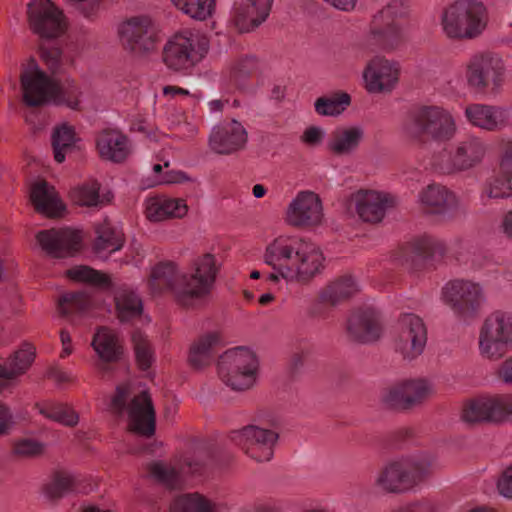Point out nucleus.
<instances>
[{
    "label": "nucleus",
    "instance_id": "1",
    "mask_svg": "<svg viewBox=\"0 0 512 512\" xmlns=\"http://www.w3.org/2000/svg\"><path fill=\"white\" fill-rule=\"evenodd\" d=\"M263 262L278 269L287 282L309 284L325 268L322 250L305 238L293 234H281L265 246Z\"/></svg>",
    "mask_w": 512,
    "mask_h": 512
},
{
    "label": "nucleus",
    "instance_id": "2",
    "mask_svg": "<svg viewBox=\"0 0 512 512\" xmlns=\"http://www.w3.org/2000/svg\"><path fill=\"white\" fill-rule=\"evenodd\" d=\"M456 131L453 115L440 106H420L411 110L401 127L403 138L417 146L425 145L429 141H449Z\"/></svg>",
    "mask_w": 512,
    "mask_h": 512
},
{
    "label": "nucleus",
    "instance_id": "3",
    "mask_svg": "<svg viewBox=\"0 0 512 512\" xmlns=\"http://www.w3.org/2000/svg\"><path fill=\"white\" fill-rule=\"evenodd\" d=\"M218 268L215 256L206 253L195 258L191 271L182 273L173 288V299L184 308H196L205 304L211 295Z\"/></svg>",
    "mask_w": 512,
    "mask_h": 512
},
{
    "label": "nucleus",
    "instance_id": "4",
    "mask_svg": "<svg viewBox=\"0 0 512 512\" xmlns=\"http://www.w3.org/2000/svg\"><path fill=\"white\" fill-rule=\"evenodd\" d=\"M208 38L194 30L185 29L175 33L163 48L165 65L176 72L187 73L206 56Z\"/></svg>",
    "mask_w": 512,
    "mask_h": 512
},
{
    "label": "nucleus",
    "instance_id": "5",
    "mask_svg": "<svg viewBox=\"0 0 512 512\" xmlns=\"http://www.w3.org/2000/svg\"><path fill=\"white\" fill-rule=\"evenodd\" d=\"M408 16L407 6L401 0H392L374 15L370 32L363 45L373 50L396 48L403 40V24Z\"/></svg>",
    "mask_w": 512,
    "mask_h": 512
},
{
    "label": "nucleus",
    "instance_id": "6",
    "mask_svg": "<svg viewBox=\"0 0 512 512\" xmlns=\"http://www.w3.org/2000/svg\"><path fill=\"white\" fill-rule=\"evenodd\" d=\"M487 24L484 5L471 0H459L443 13L442 26L445 34L454 39H473L479 36Z\"/></svg>",
    "mask_w": 512,
    "mask_h": 512
},
{
    "label": "nucleus",
    "instance_id": "7",
    "mask_svg": "<svg viewBox=\"0 0 512 512\" xmlns=\"http://www.w3.org/2000/svg\"><path fill=\"white\" fill-rule=\"evenodd\" d=\"M217 366L221 381L234 391H247L256 384L259 361L249 349L227 350L220 356Z\"/></svg>",
    "mask_w": 512,
    "mask_h": 512
},
{
    "label": "nucleus",
    "instance_id": "8",
    "mask_svg": "<svg viewBox=\"0 0 512 512\" xmlns=\"http://www.w3.org/2000/svg\"><path fill=\"white\" fill-rule=\"evenodd\" d=\"M130 393V385L117 386L111 400V407L116 413H122L126 409L130 429L139 435L149 437L154 434L156 424V412L152 397L147 390H142L127 403Z\"/></svg>",
    "mask_w": 512,
    "mask_h": 512
},
{
    "label": "nucleus",
    "instance_id": "9",
    "mask_svg": "<svg viewBox=\"0 0 512 512\" xmlns=\"http://www.w3.org/2000/svg\"><path fill=\"white\" fill-rule=\"evenodd\" d=\"M429 463L416 462L408 458L388 461L378 473L376 486L387 493L415 491L423 482Z\"/></svg>",
    "mask_w": 512,
    "mask_h": 512
},
{
    "label": "nucleus",
    "instance_id": "10",
    "mask_svg": "<svg viewBox=\"0 0 512 512\" xmlns=\"http://www.w3.org/2000/svg\"><path fill=\"white\" fill-rule=\"evenodd\" d=\"M479 352L488 360L497 361L512 348V314L502 310L491 312L479 330Z\"/></svg>",
    "mask_w": 512,
    "mask_h": 512
},
{
    "label": "nucleus",
    "instance_id": "11",
    "mask_svg": "<svg viewBox=\"0 0 512 512\" xmlns=\"http://www.w3.org/2000/svg\"><path fill=\"white\" fill-rule=\"evenodd\" d=\"M465 79L468 87L477 93H495L505 80L504 62L489 51L474 53L465 64Z\"/></svg>",
    "mask_w": 512,
    "mask_h": 512
},
{
    "label": "nucleus",
    "instance_id": "12",
    "mask_svg": "<svg viewBox=\"0 0 512 512\" xmlns=\"http://www.w3.org/2000/svg\"><path fill=\"white\" fill-rule=\"evenodd\" d=\"M442 299L458 318L466 320L477 315L486 296L480 283L458 278L444 285Z\"/></svg>",
    "mask_w": 512,
    "mask_h": 512
},
{
    "label": "nucleus",
    "instance_id": "13",
    "mask_svg": "<svg viewBox=\"0 0 512 512\" xmlns=\"http://www.w3.org/2000/svg\"><path fill=\"white\" fill-rule=\"evenodd\" d=\"M486 151V144L481 138L468 136L455 143L449 152L440 154L434 165L443 174L466 171L480 164Z\"/></svg>",
    "mask_w": 512,
    "mask_h": 512
},
{
    "label": "nucleus",
    "instance_id": "14",
    "mask_svg": "<svg viewBox=\"0 0 512 512\" xmlns=\"http://www.w3.org/2000/svg\"><path fill=\"white\" fill-rule=\"evenodd\" d=\"M427 339V326L419 315L414 313H401L399 315L394 347L403 360L412 361L422 355Z\"/></svg>",
    "mask_w": 512,
    "mask_h": 512
},
{
    "label": "nucleus",
    "instance_id": "15",
    "mask_svg": "<svg viewBox=\"0 0 512 512\" xmlns=\"http://www.w3.org/2000/svg\"><path fill=\"white\" fill-rule=\"evenodd\" d=\"M123 46L136 55L149 53L156 48L157 30L147 16H136L123 22L119 28Z\"/></svg>",
    "mask_w": 512,
    "mask_h": 512
},
{
    "label": "nucleus",
    "instance_id": "16",
    "mask_svg": "<svg viewBox=\"0 0 512 512\" xmlns=\"http://www.w3.org/2000/svg\"><path fill=\"white\" fill-rule=\"evenodd\" d=\"M323 218L322 201L318 194L309 190L299 192L285 212V222L296 229L319 226Z\"/></svg>",
    "mask_w": 512,
    "mask_h": 512
},
{
    "label": "nucleus",
    "instance_id": "17",
    "mask_svg": "<svg viewBox=\"0 0 512 512\" xmlns=\"http://www.w3.org/2000/svg\"><path fill=\"white\" fill-rule=\"evenodd\" d=\"M512 417V396L479 397L468 401L462 418L469 423L503 422Z\"/></svg>",
    "mask_w": 512,
    "mask_h": 512
},
{
    "label": "nucleus",
    "instance_id": "18",
    "mask_svg": "<svg viewBox=\"0 0 512 512\" xmlns=\"http://www.w3.org/2000/svg\"><path fill=\"white\" fill-rule=\"evenodd\" d=\"M29 24L41 38H56L66 30L65 17L50 0H34L28 9Z\"/></svg>",
    "mask_w": 512,
    "mask_h": 512
},
{
    "label": "nucleus",
    "instance_id": "19",
    "mask_svg": "<svg viewBox=\"0 0 512 512\" xmlns=\"http://www.w3.org/2000/svg\"><path fill=\"white\" fill-rule=\"evenodd\" d=\"M431 394L432 388L426 381L404 380L387 388L383 402L389 407L406 410L423 403Z\"/></svg>",
    "mask_w": 512,
    "mask_h": 512
},
{
    "label": "nucleus",
    "instance_id": "20",
    "mask_svg": "<svg viewBox=\"0 0 512 512\" xmlns=\"http://www.w3.org/2000/svg\"><path fill=\"white\" fill-rule=\"evenodd\" d=\"M248 141V133L239 121L232 119L216 125L209 136V147L220 155H230L243 150Z\"/></svg>",
    "mask_w": 512,
    "mask_h": 512
},
{
    "label": "nucleus",
    "instance_id": "21",
    "mask_svg": "<svg viewBox=\"0 0 512 512\" xmlns=\"http://www.w3.org/2000/svg\"><path fill=\"white\" fill-rule=\"evenodd\" d=\"M36 239L41 248L54 258L74 255L82 241L80 232L70 228L42 230L37 233Z\"/></svg>",
    "mask_w": 512,
    "mask_h": 512
},
{
    "label": "nucleus",
    "instance_id": "22",
    "mask_svg": "<svg viewBox=\"0 0 512 512\" xmlns=\"http://www.w3.org/2000/svg\"><path fill=\"white\" fill-rule=\"evenodd\" d=\"M23 101L31 107H38L52 102L56 92V81L43 71L35 69L21 75Z\"/></svg>",
    "mask_w": 512,
    "mask_h": 512
},
{
    "label": "nucleus",
    "instance_id": "23",
    "mask_svg": "<svg viewBox=\"0 0 512 512\" xmlns=\"http://www.w3.org/2000/svg\"><path fill=\"white\" fill-rule=\"evenodd\" d=\"M363 78L371 93L391 91L398 82L399 68L387 59L375 57L367 64Z\"/></svg>",
    "mask_w": 512,
    "mask_h": 512
},
{
    "label": "nucleus",
    "instance_id": "24",
    "mask_svg": "<svg viewBox=\"0 0 512 512\" xmlns=\"http://www.w3.org/2000/svg\"><path fill=\"white\" fill-rule=\"evenodd\" d=\"M350 201L359 218L368 223L382 221L386 209L392 205L387 194L375 190H359L351 195Z\"/></svg>",
    "mask_w": 512,
    "mask_h": 512
},
{
    "label": "nucleus",
    "instance_id": "25",
    "mask_svg": "<svg viewBox=\"0 0 512 512\" xmlns=\"http://www.w3.org/2000/svg\"><path fill=\"white\" fill-rule=\"evenodd\" d=\"M349 336L360 343H370L378 340L382 333V324L378 313L371 309H361L353 312L347 322Z\"/></svg>",
    "mask_w": 512,
    "mask_h": 512
},
{
    "label": "nucleus",
    "instance_id": "26",
    "mask_svg": "<svg viewBox=\"0 0 512 512\" xmlns=\"http://www.w3.org/2000/svg\"><path fill=\"white\" fill-rule=\"evenodd\" d=\"M272 4L273 0H242L234 6V25L241 33L257 28L269 16Z\"/></svg>",
    "mask_w": 512,
    "mask_h": 512
},
{
    "label": "nucleus",
    "instance_id": "27",
    "mask_svg": "<svg viewBox=\"0 0 512 512\" xmlns=\"http://www.w3.org/2000/svg\"><path fill=\"white\" fill-rule=\"evenodd\" d=\"M35 356V348L25 343L6 359H0V390L24 375L34 362Z\"/></svg>",
    "mask_w": 512,
    "mask_h": 512
},
{
    "label": "nucleus",
    "instance_id": "28",
    "mask_svg": "<svg viewBox=\"0 0 512 512\" xmlns=\"http://www.w3.org/2000/svg\"><path fill=\"white\" fill-rule=\"evenodd\" d=\"M467 121L485 131H499L509 123L507 112L498 106L472 103L464 111Z\"/></svg>",
    "mask_w": 512,
    "mask_h": 512
},
{
    "label": "nucleus",
    "instance_id": "29",
    "mask_svg": "<svg viewBox=\"0 0 512 512\" xmlns=\"http://www.w3.org/2000/svg\"><path fill=\"white\" fill-rule=\"evenodd\" d=\"M188 210L186 200L161 195L147 200L145 215L150 222L158 223L172 219H182L187 215Z\"/></svg>",
    "mask_w": 512,
    "mask_h": 512
},
{
    "label": "nucleus",
    "instance_id": "30",
    "mask_svg": "<svg viewBox=\"0 0 512 512\" xmlns=\"http://www.w3.org/2000/svg\"><path fill=\"white\" fill-rule=\"evenodd\" d=\"M419 202L432 214H446L459 205L456 194L437 183L429 184L419 193Z\"/></svg>",
    "mask_w": 512,
    "mask_h": 512
},
{
    "label": "nucleus",
    "instance_id": "31",
    "mask_svg": "<svg viewBox=\"0 0 512 512\" xmlns=\"http://www.w3.org/2000/svg\"><path fill=\"white\" fill-rule=\"evenodd\" d=\"M30 199L35 210L47 217H58L65 210L55 187L45 180L34 183L30 191Z\"/></svg>",
    "mask_w": 512,
    "mask_h": 512
},
{
    "label": "nucleus",
    "instance_id": "32",
    "mask_svg": "<svg viewBox=\"0 0 512 512\" xmlns=\"http://www.w3.org/2000/svg\"><path fill=\"white\" fill-rule=\"evenodd\" d=\"M96 143L100 156L112 162H122L130 154L128 138L116 129L102 131Z\"/></svg>",
    "mask_w": 512,
    "mask_h": 512
},
{
    "label": "nucleus",
    "instance_id": "33",
    "mask_svg": "<svg viewBox=\"0 0 512 512\" xmlns=\"http://www.w3.org/2000/svg\"><path fill=\"white\" fill-rule=\"evenodd\" d=\"M364 138V130L359 126L335 129L327 142L328 151L335 156L354 154Z\"/></svg>",
    "mask_w": 512,
    "mask_h": 512
},
{
    "label": "nucleus",
    "instance_id": "34",
    "mask_svg": "<svg viewBox=\"0 0 512 512\" xmlns=\"http://www.w3.org/2000/svg\"><path fill=\"white\" fill-rule=\"evenodd\" d=\"M220 341V335L217 332H208L197 338L189 349V364L195 369L211 365L216 357Z\"/></svg>",
    "mask_w": 512,
    "mask_h": 512
},
{
    "label": "nucleus",
    "instance_id": "35",
    "mask_svg": "<svg viewBox=\"0 0 512 512\" xmlns=\"http://www.w3.org/2000/svg\"><path fill=\"white\" fill-rule=\"evenodd\" d=\"M91 346L98 357L105 363L118 361L123 354V347L116 332L108 327H100L93 336Z\"/></svg>",
    "mask_w": 512,
    "mask_h": 512
},
{
    "label": "nucleus",
    "instance_id": "36",
    "mask_svg": "<svg viewBox=\"0 0 512 512\" xmlns=\"http://www.w3.org/2000/svg\"><path fill=\"white\" fill-rule=\"evenodd\" d=\"M234 445L238 446H275L278 444L279 434L258 425H246L230 433Z\"/></svg>",
    "mask_w": 512,
    "mask_h": 512
},
{
    "label": "nucleus",
    "instance_id": "37",
    "mask_svg": "<svg viewBox=\"0 0 512 512\" xmlns=\"http://www.w3.org/2000/svg\"><path fill=\"white\" fill-rule=\"evenodd\" d=\"M359 291L352 277H341L326 285L319 293L321 303L336 306Z\"/></svg>",
    "mask_w": 512,
    "mask_h": 512
},
{
    "label": "nucleus",
    "instance_id": "38",
    "mask_svg": "<svg viewBox=\"0 0 512 512\" xmlns=\"http://www.w3.org/2000/svg\"><path fill=\"white\" fill-rule=\"evenodd\" d=\"M97 237L94 242V251L100 257H107L120 250L125 242L124 234L105 222L98 226Z\"/></svg>",
    "mask_w": 512,
    "mask_h": 512
},
{
    "label": "nucleus",
    "instance_id": "39",
    "mask_svg": "<svg viewBox=\"0 0 512 512\" xmlns=\"http://www.w3.org/2000/svg\"><path fill=\"white\" fill-rule=\"evenodd\" d=\"M78 477L70 472L58 471L44 483L42 487L43 495L51 500L62 498L63 496L75 492L78 485Z\"/></svg>",
    "mask_w": 512,
    "mask_h": 512
},
{
    "label": "nucleus",
    "instance_id": "40",
    "mask_svg": "<svg viewBox=\"0 0 512 512\" xmlns=\"http://www.w3.org/2000/svg\"><path fill=\"white\" fill-rule=\"evenodd\" d=\"M177 265L173 262H165L156 265L150 275L149 285L153 292L160 293L168 290L173 295V288L178 283Z\"/></svg>",
    "mask_w": 512,
    "mask_h": 512
},
{
    "label": "nucleus",
    "instance_id": "41",
    "mask_svg": "<svg viewBox=\"0 0 512 512\" xmlns=\"http://www.w3.org/2000/svg\"><path fill=\"white\" fill-rule=\"evenodd\" d=\"M36 408L45 418L56 421L62 425L73 427L79 422V415L68 404L58 402H43Z\"/></svg>",
    "mask_w": 512,
    "mask_h": 512
},
{
    "label": "nucleus",
    "instance_id": "42",
    "mask_svg": "<svg viewBox=\"0 0 512 512\" xmlns=\"http://www.w3.org/2000/svg\"><path fill=\"white\" fill-rule=\"evenodd\" d=\"M116 309L120 321H129L142 313V301L132 290L121 288L115 295Z\"/></svg>",
    "mask_w": 512,
    "mask_h": 512
},
{
    "label": "nucleus",
    "instance_id": "43",
    "mask_svg": "<svg viewBox=\"0 0 512 512\" xmlns=\"http://www.w3.org/2000/svg\"><path fill=\"white\" fill-rule=\"evenodd\" d=\"M412 252L424 260L442 259L447 253L446 244L435 237L424 235L411 244Z\"/></svg>",
    "mask_w": 512,
    "mask_h": 512
},
{
    "label": "nucleus",
    "instance_id": "44",
    "mask_svg": "<svg viewBox=\"0 0 512 512\" xmlns=\"http://www.w3.org/2000/svg\"><path fill=\"white\" fill-rule=\"evenodd\" d=\"M170 512H219V506L200 494H187L172 503Z\"/></svg>",
    "mask_w": 512,
    "mask_h": 512
},
{
    "label": "nucleus",
    "instance_id": "45",
    "mask_svg": "<svg viewBox=\"0 0 512 512\" xmlns=\"http://www.w3.org/2000/svg\"><path fill=\"white\" fill-rule=\"evenodd\" d=\"M483 196L489 199H502L512 196V173L503 172L502 168L487 179Z\"/></svg>",
    "mask_w": 512,
    "mask_h": 512
},
{
    "label": "nucleus",
    "instance_id": "46",
    "mask_svg": "<svg viewBox=\"0 0 512 512\" xmlns=\"http://www.w3.org/2000/svg\"><path fill=\"white\" fill-rule=\"evenodd\" d=\"M75 141V130L72 126L64 123L54 128L52 147L54 159L58 163H62L65 160L66 154L73 149Z\"/></svg>",
    "mask_w": 512,
    "mask_h": 512
},
{
    "label": "nucleus",
    "instance_id": "47",
    "mask_svg": "<svg viewBox=\"0 0 512 512\" xmlns=\"http://www.w3.org/2000/svg\"><path fill=\"white\" fill-rule=\"evenodd\" d=\"M350 95L338 92L330 96H323L315 101L314 107L321 116H336L341 114L350 104Z\"/></svg>",
    "mask_w": 512,
    "mask_h": 512
},
{
    "label": "nucleus",
    "instance_id": "48",
    "mask_svg": "<svg viewBox=\"0 0 512 512\" xmlns=\"http://www.w3.org/2000/svg\"><path fill=\"white\" fill-rule=\"evenodd\" d=\"M82 91L73 81H66L63 85L56 82V92L52 103L63 105L71 110H81Z\"/></svg>",
    "mask_w": 512,
    "mask_h": 512
},
{
    "label": "nucleus",
    "instance_id": "49",
    "mask_svg": "<svg viewBox=\"0 0 512 512\" xmlns=\"http://www.w3.org/2000/svg\"><path fill=\"white\" fill-rule=\"evenodd\" d=\"M67 276L74 281L89 283L96 287L110 288L112 285L111 278L108 274L88 266H78L69 269Z\"/></svg>",
    "mask_w": 512,
    "mask_h": 512
},
{
    "label": "nucleus",
    "instance_id": "50",
    "mask_svg": "<svg viewBox=\"0 0 512 512\" xmlns=\"http://www.w3.org/2000/svg\"><path fill=\"white\" fill-rule=\"evenodd\" d=\"M186 15L197 20L211 17L215 9V0H171Z\"/></svg>",
    "mask_w": 512,
    "mask_h": 512
},
{
    "label": "nucleus",
    "instance_id": "51",
    "mask_svg": "<svg viewBox=\"0 0 512 512\" xmlns=\"http://www.w3.org/2000/svg\"><path fill=\"white\" fill-rule=\"evenodd\" d=\"M100 184L96 181L84 183L71 191L73 202L79 206H97L100 203Z\"/></svg>",
    "mask_w": 512,
    "mask_h": 512
},
{
    "label": "nucleus",
    "instance_id": "52",
    "mask_svg": "<svg viewBox=\"0 0 512 512\" xmlns=\"http://www.w3.org/2000/svg\"><path fill=\"white\" fill-rule=\"evenodd\" d=\"M136 361L140 369L147 370L154 361V352L147 337L140 331L132 334Z\"/></svg>",
    "mask_w": 512,
    "mask_h": 512
},
{
    "label": "nucleus",
    "instance_id": "53",
    "mask_svg": "<svg viewBox=\"0 0 512 512\" xmlns=\"http://www.w3.org/2000/svg\"><path fill=\"white\" fill-rule=\"evenodd\" d=\"M91 304L92 301L85 292L67 293L59 299V310L62 314L68 315L83 312L89 309Z\"/></svg>",
    "mask_w": 512,
    "mask_h": 512
},
{
    "label": "nucleus",
    "instance_id": "54",
    "mask_svg": "<svg viewBox=\"0 0 512 512\" xmlns=\"http://www.w3.org/2000/svg\"><path fill=\"white\" fill-rule=\"evenodd\" d=\"M149 471L154 478L171 488L181 483V474L185 473L183 469L176 470L162 461L152 462L149 465Z\"/></svg>",
    "mask_w": 512,
    "mask_h": 512
},
{
    "label": "nucleus",
    "instance_id": "55",
    "mask_svg": "<svg viewBox=\"0 0 512 512\" xmlns=\"http://www.w3.org/2000/svg\"><path fill=\"white\" fill-rule=\"evenodd\" d=\"M386 444L394 446L422 445L419 433L412 427L402 426L391 430L386 435Z\"/></svg>",
    "mask_w": 512,
    "mask_h": 512
},
{
    "label": "nucleus",
    "instance_id": "56",
    "mask_svg": "<svg viewBox=\"0 0 512 512\" xmlns=\"http://www.w3.org/2000/svg\"><path fill=\"white\" fill-rule=\"evenodd\" d=\"M497 490L501 496L512 499V462L502 470L497 481Z\"/></svg>",
    "mask_w": 512,
    "mask_h": 512
},
{
    "label": "nucleus",
    "instance_id": "57",
    "mask_svg": "<svg viewBox=\"0 0 512 512\" xmlns=\"http://www.w3.org/2000/svg\"><path fill=\"white\" fill-rule=\"evenodd\" d=\"M40 56L51 71H55L60 66L61 51L59 48L54 46L46 47L43 45L40 47Z\"/></svg>",
    "mask_w": 512,
    "mask_h": 512
},
{
    "label": "nucleus",
    "instance_id": "58",
    "mask_svg": "<svg viewBox=\"0 0 512 512\" xmlns=\"http://www.w3.org/2000/svg\"><path fill=\"white\" fill-rule=\"evenodd\" d=\"M235 69L237 73L242 76H252L257 74L259 70V62L256 57L247 56L237 63Z\"/></svg>",
    "mask_w": 512,
    "mask_h": 512
},
{
    "label": "nucleus",
    "instance_id": "59",
    "mask_svg": "<svg viewBox=\"0 0 512 512\" xmlns=\"http://www.w3.org/2000/svg\"><path fill=\"white\" fill-rule=\"evenodd\" d=\"M324 138V131L317 126L308 127L301 136V141L307 146H317Z\"/></svg>",
    "mask_w": 512,
    "mask_h": 512
},
{
    "label": "nucleus",
    "instance_id": "60",
    "mask_svg": "<svg viewBox=\"0 0 512 512\" xmlns=\"http://www.w3.org/2000/svg\"><path fill=\"white\" fill-rule=\"evenodd\" d=\"M13 423V416L9 408L0 402V437L7 434Z\"/></svg>",
    "mask_w": 512,
    "mask_h": 512
},
{
    "label": "nucleus",
    "instance_id": "61",
    "mask_svg": "<svg viewBox=\"0 0 512 512\" xmlns=\"http://www.w3.org/2000/svg\"><path fill=\"white\" fill-rule=\"evenodd\" d=\"M497 375L504 383L512 385V357L506 359L499 366Z\"/></svg>",
    "mask_w": 512,
    "mask_h": 512
},
{
    "label": "nucleus",
    "instance_id": "62",
    "mask_svg": "<svg viewBox=\"0 0 512 512\" xmlns=\"http://www.w3.org/2000/svg\"><path fill=\"white\" fill-rule=\"evenodd\" d=\"M499 167L502 168L503 172L512 173V141L505 144Z\"/></svg>",
    "mask_w": 512,
    "mask_h": 512
},
{
    "label": "nucleus",
    "instance_id": "63",
    "mask_svg": "<svg viewBox=\"0 0 512 512\" xmlns=\"http://www.w3.org/2000/svg\"><path fill=\"white\" fill-rule=\"evenodd\" d=\"M247 452L248 456L257 462L269 461L273 457V450H247Z\"/></svg>",
    "mask_w": 512,
    "mask_h": 512
},
{
    "label": "nucleus",
    "instance_id": "64",
    "mask_svg": "<svg viewBox=\"0 0 512 512\" xmlns=\"http://www.w3.org/2000/svg\"><path fill=\"white\" fill-rule=\"evenodd\" d=\"M48 376L58 383L69 382L72 379L69 373L59 368H51L48 372Z\"/></svg>",
    "mask_w": 512,
    "mask_h": 512
}]
</instances>
